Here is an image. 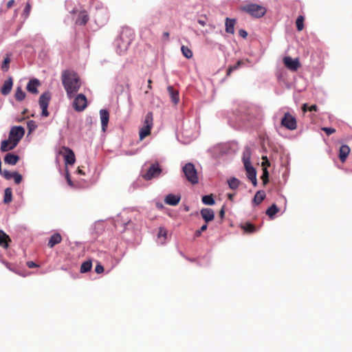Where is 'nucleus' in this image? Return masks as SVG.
Returning <instances> with one entry per match:
<instances>
[{
  "instance_id": "nucleus-1",
  "label": "nucleus",
  "mask_w": 352,
  "mask_h": 352,
  "mask_svg": "<svg viewBox=\"0 0 352 352\" xmlns=\"http://www.w3.org/2000/svg\"><path fill=\"white\" fill-rule=\"evenodd\" d=\"M61 78L67 97L69 98L74 97L81 85L78 74L72 71L65 70L62 73Z\"/></svg>"
},
{
  "instance_id": "nucleus-2",
  "label": "nucleus",
  "mask_w": 352,
  "mask_h": 352,
  "mask_svg": "<svg viewBox=\"0 0 352 352\" xmlns=\"http://www.w3.org/2000/svg\"><path fill=\"white\" fill-rule=\"evenodd\" d=\"M239 149L238 142L232 140L215 144L208 149V152L211 154H234Z\"/></svg>"
},
{
  "instance_id": "nucleus-3",
  "label": "nucleus",
  "mask_w": 352,
  "mask_h": 352,
  "mask_svg": "<svg viewBox=\"0 0 352 352\" xmlns=\"http://www.w3.org/2000/svg\"><path fill=\"white\" fill-rule=\"evenodd\" d=\"M132 40V31L129 28L123 29L120 35L115 40L114 42L117 53L120 55L124 54L128 50Z\"/></svg>"
},
{
  "instance_id": "nucleus-4",
  "label": "nucleus",
  "mask_w": 352,
  "mask_h": 352,
  "mask_svg": "<svg viewBox=\"0 0 352 352\" xmlns=\"http://www.w3.org/2000/svg\"><path fill=\"white\" fill-rule=\"evenodd\" d=\"M197 137L195 124H184L180 131L177 133V140L183 144H189Z\"/></svg>"
},
{
  "instance_id": "nucleus-5",
  "label": "nucleus",
  "mask_w": 352,
  "mask_h": 352,
  "mask_svg": "<svg viewBox=\"0 0 352 352\" xmlns=\"http://www.w3.org/2000/svg\"><path fill=\"white\" fill-rule=\"evenodd\" d=\"M241 10L253 17L261 18L266 13V8L256 3H247L242 6Z\"/></svg>"
},
{
  "instance_id": "nucleus-6",
  "label": "nucleus",
  "mask_w": 352,
  "mask_h": 352,
  "mask_svg": "<svg viewBox=\"0 0 352 352\" xmlns=\"http://www.w3.org/2000/svg\"><path fill=\"white\" fill-rule=\"evenodd\" d=\"M250 160V155H243V162L246 171L247 177L252 182L254 186H256V171L252 165Z\"/></svg>"
},
{
  "instance_id": "nucleus-7",
  "label": "nucleus",
  "mask_w": 352,
  "mask_h": 352,
  "mask_svg": "<svg viewBox=\"0 0 352 352\" xmlns=\"http://www.w3.org/2000/svg\"><path fill=\"white\" fill-rule=\"evenodd\" d=\"M182 171L188 182L192 184H197L199 182L197 172L192 163L188 162L182 168Z\"/></svg>"
},
{
  "instance_id": "nucleus-8",
  "label": "nucleus",
  "mask_w": 352,
  "mask_h": 352,
  "mask_svg": "<svg viewBox=\"0 0 352 352\" xmlns=\"http://www.w3.org/2000/svg\"><path fill=\"white\" fill-rule=\"evenodd\" d=\"M153 113L151 112L147 113L144 118V125L140 129L139 135L140 140H143L150 134L153 124Z\"/></svg>"
},
{
  "instance_id": "nucleus-9",
  "label": "nucleus",
  "mask_w": 352,
  "mask_h": 352,
  "mask_svg": "<svg viewBox=\"0 0 352 352\" xmlns=\"http://www.w3.org/2000/svg\"><path fill=\"white\" fill-rule=\"evenodd\" d=\"M25 129L21 126H13L10 131L9 138L13 142L12 145L16 146L19 140L23 138Z\"/></svg>"
},
{
  "instance_id": "nucleus-10",
  "label": "nucleus",
  "mask_w": 352,
  "mask_h": 352,
  "mask_svg": "<svg viewBox=\"0 0 352 352\" xmlns=\"http://www.w3.org/2000/svg\"><path fill=\"white\" fill-rule=\"evenodd\" d=\"M51 99V94L49 91H46L42 94L39 98V106L42 109L41 115L44 117H47L49 116V112L47 111V107Z\"/></svg>"
},
{
  "instance_id": "nucleus-11",
  "label": "nucleus",
  "mask_w": 352,
  "mask_h": 352,
  "mask_svg": "<svg viewBox=\"0 0 352 352\" xmlns=\"http://www.w3.org/2000/svg\"><path fill=\"white\" fill-rule=\"evenodd\" d=\"M162 171V170L160 168L159 164L155 162L150 166L146 173L143 175V177L146 180H151L153 178L158 177L160 175Z\"/></svg>"
},
{
  "instance_id": "nucleus-12",
  "label": "nucleus",
  "mask_w": 352,
  "mask_h": 352,
  "mask_svg": "<svg viewBox=\"0 0 352 352\" xmlns=\"http://www.w3.org/2000/svg\"><path fill=\"white\" fill-rule=\"evenodd\" d=\"M281 124L289 130H294L297 126L296 118L288 112L281 119Z\"/></svg>"
},
{
  "instance_id": "nucleus-13",
  "label": "nucleus",
  "mask_w": 352,
  "mask_h": 352,
  "mask_svg": "<svg viewBox=\"0 0 352 352\" xmlns=\"http://www.w3.org/2000/svg\"><path fill=\"white\" fill-rule=\"evenodd\" d=\"M87 105V101L85 96L82 94H78L73 102V107L75 110L81 111L84 110Z\"/></svg>"
},
{
  "instance_id": "nucleus-14",
  "label": "nucleus",
  "mask_w": 352,
  "mask_h": 352,
  "mask_svg": "<svg viewBox=\"0 0 352 352\" xmlns=\"http://www.w3.org/2000/svg\"><path fill=\"white\" fill-rule=\"evenodd\" d=\"M283 63L285 67L292 72L296 71L300 65L298 58L293 59L290 56H285Z\"/></svg>"
},
{
  "instance_id": "nucleus-15",
  "label": "nucleus",
  "mask_w": 352,
  "mask_h": 352,
  "mask_svg": "<svg viewBox=\"0 0 352 352\" xmlns=\"http://www.w3.org/2000/svg\"><path fill=\"white\" fill-rule=\"evenodd\" d=\"M200 214L206 223L212 221L214 219V210L211 208H202L200 210Z\"/></svg>"
},
{
  "instance_id": "nucleus-16",
  "label": "nucleus",
  "mask_w": 352,
  "mask_h": 352,
  "mask_svg": "<svg viewBox=\"0 0 352 352\" xmlns=\"http://www.w3.org/2000/svg\"><path fill=\"white\" fill-rule=\"evenodd\" d=\"M100 118L101 121L102 131L104 132L107 128L109 120V113L107 109L100 110Z\"/></svg>"
},
{
  "instance_id": "nucleus-17",
  "label": "nucleus",
  "mask_w": 352,
  "mask_h": 352,
  "mask_svg": "<svg viewBox=\"0 0 352 352\" xmlns=\"http://www.w3.org/2000/svg\"><path fill=\"white\" fill-rule=\"evenodd\" d=\"M181 200V196L179 195L168 194L164 198L165 204L175 206H177Z\"/></svg>"
},
{
  "instance_id": "nucleus-18",
  "label": "nucleus",
  "mask_w": 352,
  "mask_h": 352,
  "mask_svg": "<svg viewBox=\"0 0 352 352\" xmlns=\"http://www.w3.org/2000/svg\"><path fill=\"white\" fill-rule=\"evenodd\" d=\"M40 85V82L38 79L34 78L30 80L27 85V90L34 94H38V87Z\"/></svg>"
},
{
  "instance_id": "nucleus-19",
  "label": "nucleus",
  "mask_w": 352,
  "mask_h": 352,
  "mask_svg": "<svg viewBox=\"0 0 352 352\" xmlns=\"http://www.w3.org/2000/svg\"><path fill=\"white\" fill-rule=\"evenodd\" d=\"M166 229L164 227H160L157 234V243L160 245H164L166 243Z\"/></svg>"
},
{
  "instance_id": "nucleus-20",
  "label": "nucleus",
  "mask_w": 352,
  "mask_h": 352,
  "mask_svg": "<svg viewBox=\"0 0 352 352\" xmlns=\"http://www.w3.org/2000/svg\"><path fill=\"white\" fill-rule=\"evenodd\" d=\"M13 85L12 78L9 77L8 79L4 81L3 85L1 89V92L3 96H7L10 94Z\"/></svg>"
},
{
  "instance_id": "nucleus-21",
  "label": "nucleus",
  "mask_w": 352,
  "mask_h": 352,
  "mask_svg": "<svg viewBox=\"0 0 352 352\" xmlns=\"http://www.w3.org/2000/svg\"><path fill=\"white\" fill-rule=\"evenodd\" d=\"M61 241H62L61 235L59 233L56 232L50 236L48 243H47V245L52 248L54 247L56 245L60 243L61 242Z\"/></svg>"
},
{
  "instance_id": "nucleus-22",
  "label": "nucleus",
  "mask_w": 352,
  "mask_h": 352,
  "mask_svg": "<svg viewBox=\"0 0 352 352\" xmlns=\"http://www.w3.org/2000/svg\"><path fill=\"white\" fill-rule=\"evenodd\" d=\"M256 152H261L260 148H258L254 143L250 142L244 147V151L242 154H252V153H255Z\"/></svg>"
},
{
  "instance_id": "nucleus-23",
  "label": "nucleus",
  "mask_w": 352,
  "mask_h": 352,
  "mask_svg": "<svg viewBox=\"0 0 352 352\" xmlns=\"http://www.w3.org/2000/svg\"><path fill=\"white\" fill-rule=\"evenodd\" d=\"M168 91L170 95L171 101L175 104H177L179 101V91L173 89L172 86H168Z\"/></svg>"
},
{
  "instance_id": "nucleus-24",
  "label": "nucleus",
  "mask_w": 352,
  "mask_h": 352,
  "mask_svg": "<svg viewBox=\"0 0 352 352\" xmlns=\"http://www.w3.org/2000/svg\"><path fill=\"white\" fill-rule=\"evenodd\" d=\"M89 20V16L86 11H82L79 13L78 18L76 19V24L84 25H85Z\"/></svg>"
},
{
  "instance_id": "nucleus-25",
  "label": "nucleus",
  "mask_w": 352,
  "mask_h": 352,
  "mask_svg": "<svg viewBox=\"0 0 352 352\" xmlns=\"http://www.w3.org/2000/svg\"><path fill=\"white\" fill-rule=\"evenodd\" d=\"M265 192L263 190H258L253 198V204L257 206L260 204L265 198Z\"/></svg>"
},
{
  "instance_id": "nucleus-26",
  "label": "nucleus",
  "mask_w": 352,
  "mask_h": 352,
  "mask_svg": "<svg viewBox=\"0 0 352 352\" xmlns=\"http://www.w3.org/2000/svg\"><path fill=\"white\" fill-rule=\"evenodd\" d=\"M13 142L8 138V140L1 142V150L3 152L8 151L14 148L16 146L12 145Z\"/></svg>"
},
{
  "instance_id": "nucleus-27",
  "label": "nucleus",
  "mask_w": 352,
  "mask_h": 352,
  "mask_svg": "<svg viewBox=\"0 0 352 352\" xmlns=\"http://www.w3.org/2000/svg\"><path fill=\"white\" fill-rule=\"evenodd\" d=\"M234 24H235V19H230L229 18H226V32L229 34H234Z\"/></svg>"
},
{
  "instance_id": "nucleus-28",
  "label": "nucleus",
  "mask_w": 352,
  "mask_h": 352,
  "mask_svg": "<svg viewBox=\"0 0 352 352\" xmlns=\"http://www.w3.org/2000/svg\"><path fill=\"white\" fill-rule=\"evenodd\" d=\"M279 211L278 207L276 204H273L270 207H269L265 213L270 217V219H273L275 217L276 214Z\"/></svg>"
},
{
  "instance_id": "nucleus-29",
  "label": "nucleus",
  "mask_w": 352,
  "mask_h": 352,
  "mask_svg": "<svg viewBox=\"0 0 352 352\" xmlns=\"http://www.w3.org/2000/svg\"><path fill=\"white\" fill-rule=\"evenodd\" d=\"M19 159V155H5L4 162L10 165H15Z\"/></svg>"
},
{
  "instance_id": "nucleus-30",
  "label": "nucleus",
  "mask_w": 352,
  "mask_h": 352,
  "mask_svg": "<svg viewBox=\"0 0 352 352\" xmlns=\"http://www.w3.org/2000/svg\"><path fill=\"white\" fill-rule=\"evenodd\" d=\"M241 182L239 179L232 177L228 180L229 188L232 190H236L239 188Z\"/></svg>"
},
{
  "instance_id": "nucleus-31",
  "label": "nucleus",
  "mask_w": 352,
  "mask_h": 352,
  "mask_svg": "<svg viewBox=\"0 0 352 352\" xmlns=\"http://www.w3.org/2000/svg\"><path fill=\"white\" fill-rule=\"evenodd\" d=\"M92 268V262L91 260H87L81 264L80 272L82 274L89 272Z\"/></svg>"
},
{
  "instance_id": "nucleus-32",
  "label": "nucleus",
  "mask_w": 352,
  "mask_h": 352,
  "mask_svg": "<svg viewBox=\"0 0 352 352\" xmlns=\"http://www.w3.org/2000/svg\"><path fill=\"white\" fill-rule=\"evenodd\" d=\"M201 201L204 204L207 206H213L215 204L212 195H204L201 198Z\"/></svg>"
},
{
  "instance_id": "nucleus-33",
  "label": "nucleus",
  "mask_w": 352,
  "mask_h": 352,
  "mask_svg": "<svg viewBox=\"0 0 352 352\" xmlns=\"http://www.w3.org/2000/svg\"><path fill=\"white\" fill-rule=\"evenodd\" d=\"M9 239L8 236L3 231L0 230V245L3 248H8V239Z\"/></svg>"
},
{
  "instance_id": "nucleus-34",
  "label": "nucleus",
  "mask_w": 352,
  "mask_h": 352,
  "mask_svg": "<svg viewBox=\"0 0 352 352\" xmlns=\"http://www.w3.org/2000/svg\"><path fill=\"white\" fill-rule=\"evenodd\" d=\"M25 93L23 91L22 88L21 87H18L16 89L15 92V98L17 101H22L25 98Z\"/></svg>"
},
{
  "instance_id": "nucleus-35",
  "label": "nucleus",
  "mask_w": 352,
  "mask_h": 352,
  "mask_svg": "<svg viewBox=\"0 0 352 352\" xmlns=\"http://www.w3.org/2000/svg\"><path fill=\"white\" fill-rule=\"evenodd\" d=\"M12 192L10 188H7L5 189L4 192V197L3 202L5 204H8L12 201Z\"/></svg>"
},
{
  "instance_id": "nucleus-36",
  "label": "nucleus",
  "mask_w": 352,
  "mask_h": 352,
  "mask_svg": "<svg viewBox=\"0 0 352 352\" xmlns=\"http://www.w3.org/2000/svg\"><path fill=\"white\" fill-rule=\"evenodd\" d=\"M181 50L182 52V54L186 58H190L192 57V50L188 48L187 46L182 45L181 47Z\"/></svg>"
},
{
  "instance_id": "nucleus-37",
  "label": "nucleus",
  "mask_w": 352,
  "mask_h": 352,
  "mask_svg": "<svg viewBox=\"0 0 352 352\" xmlns=\"http://www.w3.org/2000/svg\"><path fill=\"white\" fill-rule=\"evenodd\" d=\"M65 157V164L66 168L69 165H73L76 162V155H63Z\"/></svg>"
},
{
  "instance_id": "nucleus-38",
  "label": "nucleus",
  "mask_w": 352,
  "mask_h": 352,
  "mask_svg": "<svg viewBox=\"0 0 352 352\" xmlns=\"http://www.w3.org/2000/svg\"><path fill=\"white\" fill-rule=\"evenodd\" d=\"M348 156L349 155H338V159L333 157V161L338 168H342L341 166L338 162V160H339L341 163H344L346 160Z\"/></svg>"
},
{
  "instance_id": "nucleus-39",
  "label": "nucleus",
  "mask_w": 352,
  "mask_h": 352,
  "mask_svg": "<svg viewBox=\"0 0 352 352\" xmlns=\"http://www.w3.org/2000/svg\"><path fill=\"white\" fill-rule=\"evenodd\" d=\"M10 63V58L9 55H7L6 57L4 58L2 65H1V69L3 72H7L9 69V63Z\"/></svg>"
},
{
  "instance_id": "nucleus-40",
  "label": "nucleus",
  "mask_w": 352,
  "mask_h": 352,
  "mask_svg": "<svg viewBox=\"0 0 352 352\" xmlns=\"http://www.w3.org/2000/svg\"><path fill=\"white\" fill-rule=\"evenodd\" d=\"M12 179H14L15 184H19L21 182L22 175L18 172H12Z\"/></svg>"
},
{
  "instance_id": "nucleus-41",
  "label": "nucleus",
  "mask_w": 352,
  "mask_h": 352,
  "mask_svg": "<svg viewBox=\"0 0 352 352\" xmlns=\"http://www.w3.org/2000/svg\"><path fill=\"white\" fill-rule=\"evenodd\" d=\"M243 229L245 230V232H250V233H252V232H255V230H256L255 227L250 223H245L243 226Z\"/></svg>"
},
{
  "instance_id": "nucleus-42",
  "label": "nucleus",
  "mask_w": 352,
  "mask_h": 352,
  "mask_svg": "<svg viewBox=\"0 0 352 352\" xmlns=\"http://www.w3.org/2000/svg\"><path fill=\"white\" fill-rule=\"evenodd\" d=\"M297 30L301 31L303 29V16H299L296 21Z\"/></svg>"
},
{
  "instance_id": "nucleus-43",
  "label": "nucleus",
  "mask_w": 352,
  "mask_h": 352,
  "mask_svg": "<svg viewBox=\"0 0 352 352\" xmlns=\"http://www.w3.org/2000/svg\"><path fill=\"white\" fill-rule=\"evenodd\" d=\"M30 10H31V5L29 2H27L25 4L24 10H23V15L25 16V19H27L29 16Z\"/></svg>"
},
{
  "instance_id": "nucleus-44",
  "label": "nucleus",
  "mask_w": 352,
  "mask_h": 352,
  "mask_svg": "<svg viewBox=\"0 0 352 352\" xmlns=\"http://www.w3.org/2000/svg\"><path fill=\"white\" fill-rule=\"evenodd\" d=\"M27 124L30 132L34 131L37 128V124L34 120L28 121Z\"/></svg>"
},
{
  "instance_id": "nucleus-45",
  "label": "nucleus",
  "mask_w": 352,
  "mask_h": 352,
  "mask_svg": "<svg viewBox=\"0 0 352 352\" xmlns=\"http://www.w3.org/2000/svg\"><path fill=\"white\" fill-rule=\"evenodd\" d=\"M350 151L351 149L349 146L346 144H344L341 146L339 154H349Z\"/></svg>"
},
{
  "instance_id": "nucleus-46",
  "label": "nucleus",
  "mask_w": 352,
  "mask_h": 352,
  "mask_svg": "<svg viewBox=\"0 0 352 352\" xmlns=\"http://www.w3.org/2000/svg\"><path fill=\"white\" fill-rule=\"evenodd\" d=\"M58 154H69V155H72V154H74V153L73 151L71 148H67V147H63L62 149L60 151H59Z\"/></svg>"
},
{
  "instance_id": "nucleus-47",
  "label": "nucleus",
  "mask_w": 352,
  "mask_h": 352,
  "mask_svg": "<svg viewBox=\"0 0 352 352\" xmlns=\"http://www.w3.org/2000/svg\"><path fill=\"white\" fill-rule=\"evenodd\" d=\"M242 64V62L239 60L236 64H235L233 66H231L230 67H229V69H228V74L229 75L232 71L234 70H236V69H238V67Z\"/></svg>"
},
{
  "instance_id": "nucleus-48",
  "label": "nucleus",
  "mask_w": 352,
  "mask_h": 352,
  "mask_svg": "<svg viewBox=\"0 0 352 352\" xmlns=\"http://www.w3.org/2000/svg\"><path fill=\"white\" fill-rule=\"evenodd\" d=\"M12 173L8 170H2V174H0L1 175L3 176L6 179H12Z\"/></svg>"
},
{
  "instance_id": "nucleus-49",
  "label": "nucleus",
  "mask_w": 352,
  "mask_h": 352,
  "mask_svg": "<svg viewBox=\"0 0 352 352\" xmlns=\"http://www.w3.org/2000/svg\"><path fill=\"white\" fill-rule=\"evenodd\" d=\"M12 173L8 170H2V174H0L1 175L3 176L6 179H12Z\"/></svg>"
},
{
  "instance_id": "nucleus-50",
  "label": "nucleus",
  "mask_w": 352,
  "mask_h": 352,
  "mask_svg": "<svg viewBox=\"0 0 352 352\" xmlns=\"http://www.w3.org/2000/svg\"><path fill=\"white\" fill-rule=\"evenodd\" d=\"M95 272L97 274L102 273L104 272V267L100 263H98V264L95 267Z\"/></svg>"
},
{
  "instance_id": "nucleus-51",
  "label": "nucleus",
  "mask_w": 352,
  "mask_h": 352,
  "mask_svg": "<svg viewBox=\"0 0 352 352\" xmlns=\"http://www.w3.org/2000/svg\"><path fill=\"white\" fill-rule=\"evenodd\" d=\"M322 130L324 131L328 135L333 133L336 131L335 129L331 127H324L322 129Z\"/></svg>"
},
{
  "instance_id": "nucleus-52",
  "label": "nucleus",
  "mask_w": 352,
  "mask_h": 352,
  "mask_svg": "<svg viewBox=\"0 0 352 352\" xmlns=\"http://www.w3.org/2000/svg\"><path fill=\"white\" fill-rule=\"evenodd\" d=\"M27 266L29 267V268H34V267H38V265L36 264V263H34V261H28L27 263H26Z\"/></svg>"
},
{
  "instance_id": "nucleus-53",
  "label": "nucleus",
  "mask_w": 352,
  "mask_h": 352,
  "mask_svg": "<svg viewBox=\"0 0 352 352\" xmlns=\"http://www.w3.org/2000/svg\"><path fill=\"white\" fill-rule=\"evenodd\" d=\"M239 35L245 38L247 37L248 36V32L245 30H243V29H241L239 31Z\"/></svg>"
},
{
  "instance_id": "nucleus-54",
  "label": "nucleus",
  "mask_w": 352,
  "mask_h": 352,
  "mask_svg": "<svg viewBox=\"0 0 352 352\" xmlns=\"http://www.w3.org/2000/svg\"><path fill=\"white\" fill-rule=\"evenodd\" d=\"M66 179H67V184H68L70 186H73V184H72V180H71L70 176H69V173H68V171H67V173H66Z\"/></svg>"
},
{
  "instance_id": "nucleus-55",
  "label": "nucleus",
  "mask_w": 352,
  "mask_h": 352,
  "mask_svg": "<svg viewBox=\"0 0 352 352\" xmlns=\"http://www.w3.org/2000/svg\"><path fill=\"white\" fill-rule=\"evenodd\" d=\"M318 110V107L316 104H313L309 107V111H316Z\"/></svg>"
},
{
  "instance_id": "nucleus-56",
  "label": "nucleus",
  "mask_w": 352,
  "mask_h": 352,
  "mask_svg": "<svg viewBox=\"0 0 352 352\" xmlns=\"http://www.w3.org/2000/svg\"><path fill=\"white\" fill-rule=\"evenodd\" d=\"M207 224H208V223H206L205 222V223H204V225H202V226L200 227L199 230H200L201 232H204V231H206V230H207V228H208V225H207Z\"/></svg>"
},
{
  "instance_id": "nucleus-57",
  "label": "nucleus",
  "mask_w": 352,
  "mask_h": 352,
  "mask_svg": "<svg viewBox=\"0 0 352 352\" xmlns=\"http://www.w3.org/2000/svg\"><path fill=\"white\" fill-rule=\"evenodd\" d=\"M197 22L202 26H205L206 25V21L204 19H198Z\"/></svg>"
},
{
  "instance_id": "nucleus-58",
  "label": "nucleus",
  "mask_w": 352,
  "mask_h": 352,
  "mask_svg": "<svg viewBox=\"0 0 352 352\" xmlns=\"http://www.w3.org/2000/svg\"><path fill=\"white\" fill-rule=\"evenodd\" d=\"M302 110L304 113L309 110V107H308L307 104H306V103L303 104V105L302 107Z\"/></svg>"
},
{
  "instance_id": "nucleus-59",
  "label": "nucleus",
  "mask_w": 352,
  "mask_h": 352,
  "mask_svg": "<svg viewBox=\"0 0 352 352\" xmlns=\"http://www.w3.org/2000/svg\"><path fill=\"white\" fill-rule=\"evenodd\" d=\"M7 267L9 268V270H10V271H12V272H14V273L18 274H19V275H21V276H25V275H24V274H21L19 272L16 271V270H15V269H13V268H11V267H8V265H7Z\"/></svg>"
},
{
  "instance_id": "nucleus-60",
  "label": "nucleus",
  "mask_w": 352,
  "mask_h": 352,
  "mask_svg": "<svg viewBox=\"0 0 352 352\" xmlns=\"http://www.w3.org/2000/svg\"><path fill=\"white\" fill-rule=\"evenodd\" d=\"M202 232L199 229L195 232V237H199L201 235Z\"/></svg>"
},
{
  "instance_id": "nucleus-61",
  "label": "nucleus",
  "mask_w": 352,
  "mask_h": 352,
  "mask_svg": "<svg viewBox=\"0 0 352 352\" xmlns=\"http://www.w3.org/2000/svg\"><path fill=\"white\" fill-rule=\"evenodd\" d=\"M14 3V0H10L7 3V7L8 8H11L13 6Z\"/></svg>"
},
{
  "instance_id": "nucleus-62",
  "label": "nucleus",
  "mask_w": 352,
  "mask_h": 352,
  "mask_svg": "<svg viewBox=\"0 0 352 352\" xmlns=\"http://www.w3.org/2000/svg\"><path fill=\"white\" fill-rule=\"evenodd\" d=\"M219 215H220L221 218H222V219L224 217V215H225V210H224V208H222L221 209V210L219 211Z\"/></svg>"
},
{
  "instance_id": "nucleus-63",
  "label": "nucleus",
  "mask_w": 352,
  "mask_h": 352,
  "mask_svg": "<svg viewBox=\"0 0 352 352\" xmlns=\"http://www.w3.org/2000/svg\"><path fill=\"white\" fill-rule=\"evenodd\" d=\"M239 120H240V121H245V120H248V121H249V120H250V118L249 117L246 116H245V117L241 116V117L239 118Z\"/></svg>"
},
{
  "instance_id": "nucleus-64",
  "label": "nucleus",
  "mask_w": 352,
  "mask_h": 352,
  "mask_svg": "<svg viewBox=\"0 0 352 352\" xmlns=\"http://www.w3.org/2000/svg\"><path fill=\"white\" fill-rule=\"evenodd\" d=\"M234 197V194L228 193V198L229 200L232 201Z\"/></svg>"
}]
</instances>
